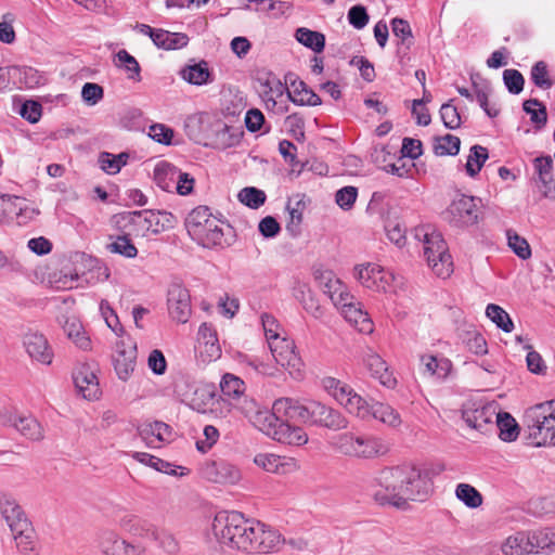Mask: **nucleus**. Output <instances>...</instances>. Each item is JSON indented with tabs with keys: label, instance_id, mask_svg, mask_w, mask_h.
I'll list each match as a JSON object with an SVG mask.
<instances>
[{
	"label": "nucleus",
	"instance_id": "obj_1",
	"mask_svg": "<svg viewBox=\"0 0 555 555\" xmlns=\"http://www.w3.org/2000/svg\"><path fill=\"white\" fill-rule=\"evenodd\" d=\"M430 469L413 465L386 467L377 477V489L373 493L375 502L382 506L405 509L409 501H425L433 490Z\"/></svg>",
	"mask_w": 555,
	"mask_h": 555
},
{
	"label": "nucleus",
	"instance_id": "obj_2",
	"mask_svg": "<svg viewBox=\"0 0 555 555\" xmlns=\"http://www.w3.org/2000/svg\"><path fill=\"white\" fill-rule=\"evenodd\" d=\"M254 519H246L238 512H220L212 521V531L220 543L247 552Z\"/></svg>",
	"mask_w": 555,
	"mask_h": 555
},
{
	"label": "nucleus",
	"instance_id": "obj_3",
	"mask_svg": "<svg viewBox=\"0 0 555 555\" xmlns=\"http://www.w3.org/2000/svg\"><path fill=\"white\" fill-rule=\"evenodd\" d=\"M254 519H246L238 512H220L212 521V531L220 543L247 552Z\"/></svg>",
	"mask_w": 555,
	"mask_h": 555
},
{
	"label": "nucleus",
	"instance_id": "obj_4",
	"mask_svg": "<svg viewBox=\"0 0 555 555\" xmlns=\"http://www.w3.org/2000/svg\"><path fill=\"white\" fill-rule=\"evenodd\" d=\"M415 237L424 243V256L435 274L449 276L453 271L452 257L442 234L429 225L415 229Z\"/></svg>",
	"mask_w": 555,
	"mask_h": 555
},
{
	"label": "nucleus",
	"instance_id": "obj_5",
	"mask_svg": "<svg viewBox=\"0 0 555 555\" xmlns=\"http://www.w3.org/2000/svg\"><path fill=\"white\" fill-rule=\"evenodd\" d=\"M525 416L532 444L555 447V399L528 409Z\"/></svg>",
	"mask_w": 555,
	"mask_h": 555
},
{
	"label": "nucleus",
	"instance_id": "obj_6",
	"mask_svg": "<svg viewBox=\"0 0 555 555\" xmlns=\"http://www.w3.org/2000/svg\"><path fill=\"white\" fill-rule=\"evenodd\" d=\"M249 408L245 409L244 412H248L254 416H259L261 422H276L284 420V422H299L308 424L310 413V401L306 403L293 398H280L273 403L272 410H259L256 408V403L251 400ZM270 425V423H268Z\"/></svg>",
	"mask_w": 555,
	"mask_h": 555
},
{
	"label": "nucleus",
	"instance_id": "obj_7",
	"mask_svg": "<svg viewBox=\"0 0 555 555\" xmlns=\"http://www.w3.org/2000/svg\"><path fill=\"white\" fill-rule=\"evenodd\" d=\"M335 448L344 455L371 459L386 452L382 439L371 435L345 433L335 438Z\"/></svg>",
	"mask_w": 555,
	"mask_h": 555
},
{
	"label": "nucleus",
	"instance_id": "obj_8",
	"mask_svg": "<svg viewBox=\"0 0 555 555\" xmlns=\"http://www.w3.org/2000/svg\"><path fill=\"white\" fill-rule=\"evenodd\" d=\"M156 210L143 209L122 211L114 215L113 221L121 232L135 237H144L151 234H159Z\"/></svg>",
	"mask_w": 555,
	"mask_h": 555
},
{
	"label": "nucleus",
	"instance_id": "obj_9",
	"mask_svg": "<svg viewBox=\"0 0 555 555\" xmlns=\"http://www.w3.org/2000/svg\"><path fill=\"white\" fill-rule=\"evenodd\" d=\"M246 416L256 427L280 443L299 447L308 441V435L301 427L284 422V420L270 422L269 425V421L261 422L259 416H254L248 412H246Z\"/></svg>",
	"mask_w": 555,
	"mask_h": 555
},
{
	"label": "nucleus",
	"instance_id": "obj_10",
	"mask_svg": "<svg viewBox=\"0 0 555 555\" xmlns=\"http://www.w3.org/2000/svg\"><path fill=\"white\" fill-rule=\"evenodd\" d=\"M480 204V198L461 194L447 208V219L455 227L473 225L478 222L481 215Z\"/></svg>",
	"mask_w": 555,
	"mask_h": 555
},
{
	"label": "nucleus",
	"instance_id": "obj_11",
	"mask_svg": "<svg viewBox=\"0 0 555 555\" xmlns=\"http://www.w3.org/2000/svg\"><path fill=\"white\" fill-rule=\"evenodd\" d=\"M253 530H250V543L247 553L268 554L280 550L284 538L281 533L267 526L266 524L254 520Z\"/></svg>",
	"mask_w": 555,
	"mask_h": 555
},
{
	"label": "nucleus",
	"instance_id": "obj_12",
	"mask_svg": "<svg viewBox=\"0 0 555 555\" xmlns=\"http://www.w3.org/2000/svg\"><path fill=\"white\" fill-rule=\"evenodd\" d=\"M308 425L338 431L348 427V420L338 410L319 401H310Z\"/></svg>",
	"mask_w": 555,
	"mask_h": 555
},
{
	"label": "nucleus",
	"instance_id": "obj_13",
	"mask_svg": "<svg viewBox=\"0 0 555 555\" xmlns=\"http://www.w3.org/2000/svg\"><path fill=\"white\" fill-rule=\"evenodd\" d=\"M169 315L179 323H186L192 313L189 289L180 282H172L167 293Z\"/></svg>",
	"mask_w": 555,
	"mask_h": 555
},
{
	"label": "nucleus",
	"instance_id": "obj_14",
	"mask_svg": "<svg viewBox=\"0 0 555 555\" xmlns=\"http://www.w3.org/2000/svg\"><path fill=\"white\" fill-rule=\"evenodd\" d=\"M357 270L359 282L375 292H387L395 281L393 273L378 264L367 263L360 266Z\"/></svg>",
	"mask_w": 555,
	"mask_h": 555
},
{
	"label": "nucleus",
	"instance_id": "obj_15",
	"mask_svg": "<svg viewBox=\"0 0 555 555\" xmlns=\"http://www.w3.org/2000/svg\"><path fill=\"white\" fill-rule=\"evenodd\" d=\"M268 343L278 364L299 371L301 360L295 351L296 347L293 340L281 338L279 334H271L268 336Z\"/></svg>",
	"mask_w": 555,
	"mask_h": 555
},
{
	"label": "nucleus",
	"instance_id": "obj_16",
	"mask_svg": "<svg viewBox=\"0 0 555 555\" xmlns=\"http://www.w3.org/2000/svg\"><path fill=\"white\" fill-rule=\"evenodd\" d=\"M498 415L496 404L488 403L472 409L465 408L462 412L464 422L472 428L479 431H487L489 427H494V420Z\"/></svg>",
	"mask_w": 555,
	"mask_h": 555
},
{
	"label": "nucleus",
	"instance_id": "obj_17",
	"mask_svg": "<svg viewBox=\"0 0 555 555\" xmlns=\"http://www.w3.org/2000/svg\"><path fill=\"white\" fill-rule=\"evenodd\" d=\"M23 345L27 354L41 364H51L53 350L43 334L38 332H28L23 337Z\"/></svg>",
	"mask_w": 555,
	"mask_h": 555
},
{
	"label": "nucleus",
	"instance_id": "obj_18",
	"mask_svg": "<svg viewBox=\"0 0 555 555\" xmlns=\"http://www.w3.org/2000/svg\"><path fill=\"white\" fill-rule=\"evenodd\" d=\"M205 479L216 483H235L241 478L240 469L225 461H214L202 467Z\"/></svg>",
	"mask_w": 555,
	"mask_h": 555
},
{
	"label": "nucleus",
	"instance_id": "obj_19",
	"mask_svg": "<svg viewBox=\"0 0 555 555\" xmlns=\"http://www.w3.org/2000/svg\"><path fill=\"white\" fill-rule=\"evenodd\" d=\"M137 360V346H126L124 341L116 345V352L113 357L115 372L119 379L127 380L134 371Z\"/></svg>",
	"mask_w": 555,
	"mask_h": 555
},
{
	"label": "nucleus",
	"instance_id": "obj_20",
	"mask_svg": "<svg viewBox=\"0 0 555 555\" xmlns=\"http://www.w3.org/2000/svg\"><path fill=\"white\" fill-rule=\"evenodd\" d=\"M221 221L216 217L205 222L201 227V236H191L193 241L206 248L229 246L230 243L224 238V231L221 227Z\"/></svg>",
	"mask_w": 555,
	"mask_h": 555
},
{
	"label": "nucleus",
	"instance_id": "obj_21",
	"mask_svg": "<svg viewBox=\"0 0 555 555\" xmlns=\"http://www.w3.org/2000/svg\"><path fill=\"white\" fill-rule=\"evenodd\" d=\"M73 379L78 392L81 393L85 399L93 400L99 397V380L89 365L82 364L78 366L73 373Z\"/></svg>",
	"mask_w": 555,
	"mask_h": 555
},
{
	"label": "nucleus",
	"instance_id": "obj_22",
	"mask_svg": "<svg viewBox=\"0 0 555 555\" xmlns=\"http://www.w3.org/2000/svg\"><path fill=\"white\" fill-rule=\"evenodd\" d=\"M292 90L284 88L281 81L276 82V94L282 95L286 89L289 100L296 105L317 106L322 103L321 98L313 92L302 80H294L291 82Z\"/></svg>",
	"mask_w": 555,
	"mask_h": 555
},
{
	"label": "nucleus",
	"instance_id": "obj_23",
	"mask_svg": "<svg viewBox=\"0 0 555 555\" xmlns=\"http://www.w3.org/2000/svg\"><path fill=\"white\" fill-rule=\"evenodd\" d=\"M254 463L266 472L287 475L298 469L297 462L292 457L280 456L272 453H259Z\"/></svg>",
	"mask_w": 555,
	"mask_h": 555
},
{
	"label": "nucleus",
	"instance_id": "obj_24",
	"mask_svg": "<svg viewBox=\"0 0 555 555\" xmlns=\"http://www.w3.org/2000/svg\"><path fill=\"white\" fill-rule=\"evenodd\" d=\"M101 548L105 555H145L146 552L144 546L120 539L114 532L102 538Z\"/></svg>",
	"mask_w": 555,
	"mask_h": 555
},
{
	"label": "nucleus",
	"instance_id": "obj_25",
	"mask_svg": "<svg viewBox=\"0 0 555 555\" xmlns=\"http://www.w3.org/2000/svg\"><path fill=\"white\" fill-rule=\"evenodd\" d=\"M363 363L371 375L378 379L383 386L387 388H393L396 386L397 379L392 376V373L389 372L387 363L379 354L369 350L363 357Z\"/></svg>",
	"mask_w": 555,
	"mask_h": 555
},
{
	"label": "nucleus",
	"instance_id": "obj_26",
	"mask_svg": "<svg viewBox=\"0 0 555 555\" xmlns=\"http://www.w3.org/2000/svg\"><path fill=\"white\" fill-rule=\"evenodd\" d=\"M15 545L22 555H39L36 541V532L31 522H23L11 530Z\"/></svg>",
	"mask_w": 555,
	"mask_h": 555
},
{
	"label": "nucleus",
	"instance_id": "obj_27",
	"mask_svg": "<svg viewBox=\"0 0 555 555\" xmlns=\"http://www.w3.org/2000/svg\"><path fill=\"white\" fill-rule=\"evenodd\" d=\"M0 513L10 530H14L20 524L30 522L15 499L8 494L0 495Z\"/></svg>",
	"mask_w": 555,
	"mask_h": 555
},
{
	"label": "nucleus",
	"instance_id": "obj_28",
	"mask_svg": "<svg viewBox=\"0 0 555 555\" xmlns=\"http://www.w3.org/2000/svg\"><path fill=\"white\" fill-rule=\"evenodd\" d=\"M197 343L201 352H205L209 360L218 359L221 356V348L218 343L217 333L211 324L203 323L199 326Z\"/></svg>",
	"mask_w": 555,
	"mask_h": 555
},
{
	"label": "nucleus",
	"instance_id": "obj_29",
	"mask_svg": "<svg viewBox=\"0 0 555 555\" xmlns=\"http://www.w3.org/2000/svg\"><path fill=\"white\" fill-rule=\"evenodd\" d=\"M183 80L194 86L208 85L214 81V74L208 67V63L202 60L198 63L186 65L180 70Z\"/></svg>",
	"mask_w": 555,
	"mask_h": 555
},
{
	"label": "nucleus",
	"instance_id": "obj_30",
	"mask_svg": "<svg viewBox=\"0 0 555 555\" xmlns=\"http://www.w3.org/2000/svg\"><path fill=\"white\" fill-rule=\"evenodd\" d=\"M421 362L424 365V373L439 380L446 379L452 369L451 361L443 357L425 354L421 357Z\"/></svg>",
	"mask_w": 555,
	"mask_h": 555
},
{
	"label": "nucleus",
	"instance_id": "obj_31",
	"mask_svg": "<svg viewBox=\"0 0 555 555\" xmlns=\"http://www.w3.org/2000/svg\"><path fill=\"white\" fill-rule=\"evenodd\" d=\"M62 326L64 333L78 348L81 350L91 348V339L87 336L81 322L77 318H65Z\"/></svg>",
	"mask_w": 555,
	"mask_h": 555
},
{
	"label": "nucleus",
	"instance_id": "obj_32",
	"mask_svg": "<svg viewBox=\"0 0 555 555\" xmlns=\"http://www.w3.org/2000/svg\"><path fill=\"white\" fill-rule=\"evenodd\" d=\"M392 34L399 39L397 53L405 55L408 50L413 44V34L408 21L395 17L391 21Z\"/></svg>",
	"mask_w": 555,
	"mask_h": 555
},
{
	"label": "nucleus",
	"instance_id": "obj_33",
	"mask_svg": "<svg viewBox=\"0 0 555 555\" xmlns=\"http://www.w3.org/2000/svg\"><path fill=\"white\" fill-rule=\"evenodd\" d=\"M341 312L347 321L354 323V325L358 326L360 332L372 333L373 323L370 320L369 314L362 310L359 301L344 308Z\"/></svg>",
	"mask_w": 555,
	"mask_h": 555
},
{
	"label": "nucleus",
	"instance_id": "obj_34",
	"mask_svg": "<svg viewBox=\"0 0 555 555\" xmlns=\"http://www.w3.org/2000/svg\"><path fill=\"white\" fill-rule=\"evenodd\" d=\"M494 429H499V437L503 441H515L519 434V426L515 418L506 412H498L494 420Z\"/></svg>",
	"mask_w": 555,
	"mask_h": 555
},
{
	"label": "nucleus",
	"instance_id": "obj_35",
	"mask_svg": "<svg viewBox=\"0 0 555 555\" xmlns=\"http://www.w3.org/2000/svg\"><path fill=\"white\" fill-rule=\"evenodd\" d=\"M12 425L24 437L30 440H40L43 438L42 427L39 422L33 416H14Z\"/></svg>",
	"mask_w": 555,
	"mask_h": 555
},
{
	"label": "nucleus",
	"instance_id": "obj_36",
	"mask_svg": "<svg viewBox=\"0 0 555 555\" xmlns=\"http://www.w3.org/2000/svg\"><path fill=\"white\" fill-rule=\"evenodd\" d=\"M472 83L473 92L475 93L476 100L480 107L489 117L498 116L499 111L495 107L489 105V95L492 91L490 83L479 77H472Z\"/></svg>",
	"mask_w": 555,
	"mask_h": 555
},
{
	"label": "nucleus",
	"instance_id": "obj_37",
	"mask_svg": "<svg viewBox=\"0 0 555 555\" xmlns=\"http://www.w3.org/2000/svg\"><path fill=\"white\" fill-rule=\"evenodd\" d=\"M547 534V528L528 531L527 541L525 545H522V553L538 554L544 550L550 551V540Z\"/></svg>",
	"mask_w": 555,
	"mask_h": 555
},
{
	"label": "nucleus",
	"instance_id": "obj_38",
	"mask_svg": "<svg viewBox=\"0 0 555 555\" xmlns=\"http://www.w3.org/2000/svg\"><path fill=\"white\" fill-rule=\"evenodd\" d=\"M296 40L315 53H321L325 48V36L322 33L300 27L295 33Z\"/></svg>",
	"mask_w": 555,
	"mask_h": 555
},
{
	"label": "nucleus",
	"instance_id": "obj_39",
	"mask_svg": "<svg viewBox=\"0 0 555 555\" xmlns=\"http://www.w3.org/2000/svg\"><path fill=\"white\" fill-rule=\"evenodd\" d=\"M212 217L214 216L207 206H198L194 208L185 219V228L190 236H201V227Z\"/></svg>",
	"mask_w": 555,
	"mask_h": 555
},
{
	"label": "nucleus",
	"instance_id": "obj_40",
	"mask_svg": "<svg viewBox=\"0 0 555 555\" xmlns=\"http://www.w3.org/2000/svg\"><path fill=\"white\" fill-rule=\"evenodd\" d=\"M522 112L530 116L531 122L537 131L543 129L547 121V112L545 105L537 99H530L522 102Z\"/></svg>",
	"mask_w": 555,
	"mask_h": 555
},
{
	"label": "nucleus",
	"instance_id": "obj_41",
	"mask_svg": "<svg viewBox=\"0 0 555 555\" xmlns=\"http://www.w3.org/2000/svg\"><path fill=\"white\" fill-rule=\"evenodd\" d=\"M371 417L380 421L390 427H399L402 423L401 416L391 405L383 402H373Z\"/></svg>",
	"mask_w": 555,
	"mask_h": 555
},
{
	"label": "nucleus",
	"instance_id": "obj_42",
	"mask_svg": "<svg viewBox=\"0 0 555 555\" xmlns=\"http://www.w3.org/2000/svg\"><path fill=\"white\" fill-rule=\"evenodd\" d=\"M488 150L481 145H473L465 165L466 172L469 177H475L481 170L483 164L488 159Z\"/></svg>",
	"mask_w": 555,
	"mask_h": 555
},
{
	"label": "nucleus",
	"instance_id": "obj_43",
	"mask_svg": "<svg viewBox=\"0 0 555 555\" xmlns=\"http://www.w3.org/2000/svg\"><path fill=\"white\" fill-rule=\"evenodd\" d=\"M461 140L453 134L436 137L434 139V153L438 156H455L460 152Z\"/></svg>",
	"mask_w": 555,
	"mask_h": 555
},
{
	"label": "nucleus",
	"instance_id": "obj_44",
	"mask_svg": "<svg viewBox=\"0 0 555 555\" xmlns=\"http://www.w3.org/2000/svg\"><path fill=\"white\" fill-rule=\"evenodd\" d=\"M486 315L505 333H511L515 327L509 314L499 305L489 304L486 308Z\"/></svg>",
	"mask_w": 555,
	"mask_h": 555
},
{
	"label": "nucleus",
	"instance_id": "obj_45",
	"mask_svg": "<svg viewBox=\"0 0 555 555\" xmlns=\"http://www.w3.org/2000/svg\"><path fill=\"white\" fill-rule=\"evenodd\" d=\"M296 299L300 301L302 308L310 313L313 318L320 319L323 315V309L319 305V302L312 296L310 289L306 287V285H300L295 288L294 293Z\"/></svg>",
	"mask_w": 555,
	"mask_h": 555
},
{
	"label": "nucleus",
	"instance_id": "obj_46",
	"mask_svg": "<svg viewBox=\"0 0 555 555\" xmlns=\"http://www.w3.org/2000/svg\"><path fill=\"white\" fill-rule=\"evenodd\" d=\"M345 408L349 413L362 420H367L373 412V402H369L356 392L351 397H348V400L345 402Z\"/></svg>",
	"mask_w": 555,
	"mask_h": 555
},
{
	"label": "nucleus",
	"instance_id": "obj_47",
	"mask_svg": "<svg viewBox=\"0 0 555 555\" xmlns=\"http://www.w3.org/2000/svg\"><path fill=\"white\" fill-rule=\"evenodd\" d=\"M118 66H122L127 72L128 79L141 81V67L138 61L126 50H119L116 53Z\"/></svg>",
	"mask_w": 555,
	"mask_h": 555
},
{
	"label": "nucleus",
	"instance_id": "obj_48",
	"mask_svg": "<svg viewBox=\"0 0 555 555\" xmlns=\"http://www.w3.org/2000/svg\"><path fill=\"white\" fill-rule=\"evenodd\" d=\"M456 498L469 508H477L482 504V495L468 483H460L455 489Z\"/></svg>",
	"mask_w": 555,
	"mask_h": 555
},
{
	"label": "nucleus",
	"instance_id": "obj_49",
	"mask_svg": "<svg viewBox=\"0 0 555 555\" xmlns=\"http://www.w3.org/2000/svg\"><path fill=\"white\" fill-rule=\"evenodd\" d=\"M220 388L222 396L229 399H236L243 395L245 384L241 378L228 373L223 375Z\"/></svg>",
	"mask_w": 555,
	"mask_h": 555
},
{
	"label": "nucleus",
	"instance_id": "obj_50",
	"mask_svg": "<svg viewBox=\"0 0 555 555\" xmlns=\"http://www.w3.org/2000/svg\"><path fill=\"white\" fill-rule=\"evenodd\" d=\"M122 233V235H118L114 242L107 245V249L126 258H134L138 255V249L129 238L130 235L126 232Z\"/></svg>",
	"mask_w": 555,
	"mask_h": 555
},
{
	"label": "nucleus",
	"instance_id": "obj_51",
	"mask_svg": "<svg viewBox=\"0 0 555 555\" xmlns=\"http://www.w3.org/2000/svg\"><path fill=\"white\" fill-rule=\"evenodd\" d=\"M0 208L8 216H22L27 211L26 199L20 196L2 194L0 196Z\"/></svg>",
	"mask_w": 555,
	"mask_h": 555
},
{
	"label": "nucleus",
	"instance_id": "obj_52",
	"mask_svg": "<svg viewBox=\"0 0 555 555\" xmlns=\"http://www.w3.org/2000/svg\"><path fill=\"white\" fill-rule=\"evenodd\" d=\"M238 199L242 204L251 209H258L266 202V193L254 186H247L240 191Z\"/></svg>",
	"mask_w": 555,
	"mask_h": 555
},
{
	"label": "nucleus",
	"instance_id": "obj_53",
	"mask_svg": "<svg viewBox=\"0 0 555 555\" xmlns=\"http://www.w3.org/2000/svg\"><path fill=\"white\" fill-rule=\"evenodd\" d=\"M132 457L140 463H143L155 468L158 472L166 473L168 475H177L176 469L171 468V464L169 462L156 457L150 453L134 452L132 454Z\"/></svg>",
	"mask_w": 555,
	"mask_h": 555
},
{
	"label": "nucleus",
	"instance_id": "obj_54",
	"mask_svg": "<svg viewBox=\"0 0 555 555\" xmlns=\"http://www.w3.org/2000/svg\"><path fill=\"white\" fill-rule=\"evenodd\" d=\"M176 173L177 168L173 165L167 162H162L158 163L154 168V180L159 188L167 191L170 188V183L167 182V178L173 180Z\"/></svg>",
	"mask_w": 555,
	"mask_h": 555
},
{
	"label": "nucleus",
	"instance_id": "obj_55",
	"mask_svg": "<svg viewBox=\"0 0 555 555\" xmlns=\"http://www.w3.org/2000/svg\"><path fill=\"white\" fill-rule=\"evenodd\" d=\"M453 100L444 103L440 107V117L446 128L454 130L461 126V115L457 108L452 104Z\"/></svg>",
	"mask_w": 555,
	"mask_h": 555
},
{
	"label": "nucleus",
	"instance_id": "obj_56",
	"mask_svg": "<svg viewBox=\"0 0 555 555\" xmlns=\"http://www.w3.org/2000/svg\"><path fill=\"white\" fill-rule=\"evenodd\" d=\"M286 208L289 212V221L286 224V230L293 237H296L301 233L300 225L302 222L304 204L298 201L296 207H291L288 204Z\"/></svg>",
	"mask_w": 555,
	"mask_h": 555
},
{
	"label": "nucleus",
	"instance_id": "obj_57",
	"mask_svg": "<svg viewBox=\"0 0 555 555\" xmlns=\"http://www.w3.org/2000/svg\"><path fill=\"white\" fill-rule=\"evenodd\" d=\"M524 348L528 350L526 356V363L529 372L535 375L544 376L546 374L547 366L541 354L534 351L530 345H527Z\"/></svg>",
	"mask_w": 555,
	"mask_h": 555
},
{
	"label": "nucleus",
	"instance_id": "obj_58",
	"mask_svg": "<svg viewBox=\"0 0 555 555\" xmlns=\"http://www.w3.org/2000/svg\"><path fill=\"white\" fill-rule=\"evenodd\" d=\"M531 79L538 88L543 90L550 89L553 86V82L548 77L546 63L543 61L537 62L532 67Z\"/></svg>",
	"mask_w": 555,
	"mask_h": 555
},
{
	"label": "nucleus",
	"instance_id": "obj_59",
	"mask_svg": "<svg viewBox=\"0 0 555 555\" xmlns=\"http://www.w3.org/2000/svg\"><path fill=\"white\" fill-rule=\"evenodd\" d=\"M347 20L353 28L362 29L367 25L370 16L364 5L356 4L349 9Z\"/></svg>",
	"mask_w": 555,
	"mask_h": 555
},
{
	"label": "nucleus",
	"instance_id": "obj_60",
	"mask_svg": "<svg viewBox=\"0 0 555 555\" xmlns=\"http://www.w3.org/2000/svg\"><path fill=\"white\" fill-rule=\"evenodd\" d=\"M358 197V189L354 186H344L335 194L336 204L344 210H349L353 207Z\"/></svg>",
	"mask_w": 555,
	"mask_h": 555
},
{
	"label": "nucleus",
	"instance_id": "obj_61",
	"mask_svg": "<svg viewBox=\"0 0 555 555\" xmlns=\"http://www.w3.org/2000/svg\"><path fill=\"white\" fill-rule=\"evenodd\" d=\"M158 543V546L163 548L167 554L173 555L179 551V543L176 538L165 531L157 528L156 534L152 539Z\"/></svg>",
	"mask_w": 555,
	"mask_h": 555
},
{
	"label": "nucleus",
	"instance_id": "obj_62",
	"mask_svg": "<svg viewBox=\"0 0 555 555\" xmlns=\"http://www.w3.org/2000/svg\"><path fill=\"white\" fill-rule=\"evenodd\" d=\"M139 433H140V436L144 440H147L151 436H153L157 440L164 441L165 440V434H169L170 433V427H169V425H167V424H165L163 422L156 421L153 424H149V425L142 427L139 430Z\"/></svg>",
	"mask_w": 555,
	"mask_h": 555
},
{
	"label": "nucleus",
	"instance_id": "obj_63",
	"mask_svg": "<svg viewBox=\"0 0 555 555\" xmlns=\"http://www.w3.org/2000/svg\"><path fill=\"white\" fill-rule=\"evenodd\" d=\"M149 135L160 144L170 145L173 138V130L163 124H155L150 127Z\"/></svg>",
	"mask_w": 555,
	"mask_h": 555
},
{
	"label": "nucleus",
	"instance_id": "obj_64",
	"mask_svg": "<svg viewBox=\"0 0 555 555\" xmlns=\"http://www.w3.org/2000/svg\"><path fill=\"white\" fill-rule=\"evenodd\" d=\"M20 114L30 124H36L41 118L42 106L37 101L28 100L21 106Z\"/></svg>",
	"mask_w": 555,
	"mask_h": 555
}]
</instances>
